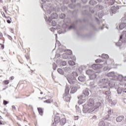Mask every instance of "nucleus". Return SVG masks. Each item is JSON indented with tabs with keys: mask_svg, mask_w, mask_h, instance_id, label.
<instances>
[{
	"mask_svg": "<svg viewBox=\"0 0 126 126\" xmlns=\"http://www.w3.org/2000/svg\"><path fill=\"white\" fill-rule=\"evenodd\" d=\"M124 118H125L124 116H120L116 118V122H117V123H121V122L124 120Z\"/></svg>",
	"mask_w": 126,
	"mask_h": 126,
	"instance_id": "obj_16",
	"label": "nucleus"
},
{
	"mask_svg": "<svg viewBox=\"0 0 126 126\" xmlns=\"http://www.w3.org/2000/svg\"><path fill=\"white\" fill-rule=\"evenodd\" d=\"M79 81H81V82H84L85 81V76H79L78 78Z\"/></svg>",
	"mask_w": 126,
	"mask_h": 126,
	"instance_id": "obj_21",
	"label": "nucleus"
},
{
	"mask_svg": "<svg viewBox=\"0 0 126 126\" xmlns=\"http://www.w3.org/2000/svg\"><path fill=\"white\" fill-rule=\"evenodd\" d=\"M52 126H57V124H56L55 122H53Z\"/></svg>",
	"mask_w": 126,
	"mask_h": 126,
	"instance_id": "obj_52",
	"label": "nucleus"
},
{
	"mask_svg": "<svg viewBox=\"0 0 126 126\" xmlns=\"http://www.w3.org/2000/svg\"><path fill=\"white\" fill-rule=\"evenodd\" d=\"M57 71L58 72H59V73H60V74H61L62 75L63 74V70L61 68H58L57 69Z\"/></svg>",
	"mask_w": 126,
	"mask_h": 126,
	"instance_id": "obj_29",
	"label": "nucleus"
},
{
	"mask_svg": "<svg viewBox=\"0 0 126 126\" xmlns=\"http://www.w3.org/2000/svg\"><path fill=\"white\" fill-rule=\"evenodd\" d=\"M2 49H4V45H1Z\"/></svg>",
	"mask_w": 126,
	"mask_h": 126,
	"instance_id": "obj_64",
	"label": "nucleus"
},
{
	"mask_svg": "<svg viewBox=\"0 0 126 126\" xmlns=\"http://www.w3.org/2000/svg\"><path fill=\"white\" fill-rule=\"evenodd\" d=\"M90 11H91V12H92V13H94V9L93 8H91L90 9Z\"/></svg>",
	"mask_w": 126,
	"mask_h": 126,
	"instance_id": "obj_42",
	"label": "nucleus"
},
{
	"mask_svg": "<svg viewBox=\"0 0 126 126\" xmlns=\"http://www.w3.org/2000/svg\"><path fill=\"white\" fill-rule=\"evenodd\" d=\"M101 58H102V59H109V55L103 54L101 55Z\"/></svg>",
	"mask_w": 126,
	"mask_h": 126,
	"instance_id": "obj_28",
	"label": "nucleus"
},
{
	"mask_svg": "<svg viewBox=\"0 0 126 126\" xmlns=\"http://www.w3.org/2000/svg\"><path fill=\"white\" fill-rule=\"evenodd\" d=\"M102 16H103V14H101L100 15V14L98 15V17H99V18H102Z\"/></svg>",
	"mask_w": 126,
	"mask_h": 126,
	"instance_id": "obj_54",
	"label": "nucleus"
},
{
	"mask_svg": "<svg viewBox=\"0 0 126 126\" xmlns=\"http://www.w3.org/2000/svg\"><path fill=\"white\" fill-rule=\"evenodd\" d=\"M67 54L64 53L62 57L64 59H68V56H70V55H71L72 54V51L70 50H67Z\"/></svg>",
	"mask_w": 126,
	"mask_h": 126,
	"instance_id": "obj_9",
	"label": "nucleus"
},
{
	"mask_svg": "<svg viewBox=\"0 0 126 126\" xmlns=\"http://www.w3.org/2000/svg\"><path fill=\"white\" fill-rule=\"evenodd\" d=\"M107 113L109 117H110V116H112L113 115H114V112H113V111H108Z\"/></svg>",
	"mask_w": 126,
	"mask_h": 126,
	"instance_id": "obj_31",
	"label": "nucleus"
},
{
	"mask_svg": "<svg viewBox=\"0 0 126 126\" xmlns=\"http://www.w3.org/2000/svg\"><path fill=\"white\" fill-rule=\"evenodd\" d=\"M118 94H122L124 92V90L121 88H119L117 90Z\"/></svg>",
	"mask_w": 126,
	"mask_h": 126,
	"instance_id": "obj_26",
	"label": "nucleus"
},
{
	"mask_svg": "<svg viewBox=\"0 0 126 126\" xmlns=\"http://www.w3.org/2000/svg\"><path fill=\"white\" fill-rule=\"evenodd\" d=\"M110 4H111V5H113V4H114V3H115V0H110Z\"/></svg>",
	"mask_w": 126,
	"mask_h": 126,
	"instance_id": "obj_37",
	"label": "nucleus"
},
{
	"mask_svg": "<svg viewBox=\"0 0 126 126\" xmlns=\"http://www.w3.org/2000/svg\"><path fill=\"white\" fill-rule=\"evenodd\" d=\"M61 65H62L63 66H64V65H66V62L65 61H62L61 63Z\"/></svg>",
	"mask_w": 126,
	"mask_h": 126,
	"instance_id": "obj_34",
	"label": "nucleus"
},
{
	"mask_svg": "<svg viewBox=\"0 0 126 126\" xmlns=\"http://www.w3.org/2000/svg\"><path fill=\"white\" fill-rule=\"evenodd\" d=\"M50 14H51V13L49 14L47 13L46 14L45 13L44 18L47 22H51L52 19H56L58 18V15L56 13H53L51 15V17H50Z\"/></svg>",
	"mask_w": 126,
	"mask_h": 126,
	"instance_id": "obj_6",
	"label": "nucleus"
},
{
	"mask_svg": "<svg viewBox=\"0 0 126 126\" xmlns=\"http://www.w3.org/2000/svg\"><path fill=\"white\" fill-rule=\"evenodd\" d=\"M78 76V74L76 72H73L69 76L68 78H66L67 80L70 84H75L76 82V77Z\"/></svg>",
	"mask_w": 126,
	"mask_h": 126,
	"instance_id": "obj_4",
	"label": "nucleus"
},
{
	"mask_svg": "<svg viewBox=\"0 0 126 126\" xmlns=\"http://www.w3.org/2000/svg\"><path fill=\"white\" fill-rule=\"evenodd\" d=\"M7 23H11V21H10V20H7Z\"/></svg>",
	"mask_w": 126,
	"mask_h": 126,
	"instance_id": "obj_58",
	"label": "nucleus"
},
{
	"mask_svg": "<svg viewBox=\"0 0 126 126\" xmlns=\"http://www.w3.org/2000/svg\"><path fill=\"white\" fill-rule=\"evenodd\" d=\"M90 84L91 86H92L93 87V86L94 85V82H91L90 83Z\"/></svg>",
	"mask_w": 126,
	"mask_h": 126,
	"instance_id": "obj_47",
	"label": "nucleus"
},
{
	"mask_svg": "<svg viewBox=\"0 0 126 126\" xmlns=\"http://www.w3.org/2000/svg\"><path fill=\"white\" fill-rule=\"evenodd\" d=\"M65 123H66V119H65V118H62L61 120H60V125L61 126H64Z\"/></svg>",
	"mask_w": 126,
	"mask_h": 126,
	"instance_id": "obj_18",
	"label": "nucleus"
},
{
	"mask_svg": "<svg viewBox=\"0 0 126 126\" xmlns=\"http://www.w3.org/2000/svg\"><path fill=\"white\" fill-rule=\"evenodd\" d=\"M42 2H43V3H42V5H43V4H44V6H45V5H46L47 0H42Z\"/></svg>",
	"mask_w": 126,
	"mask_h": 126,
	"instance_id": "obj_35",
	"label": "nucleus"
},
{
	"mask_svg": "<svg viewBox=\"0 0 126 126\" xmlns=\"http://www.w3.org/2000/svg\"><path fill=\"white\" fill-rule=\"evenodd\" d=\"M124 102L125 103V104H126V98L124 99Z\"/></svg>",
	"mask_w": 126,
	"mask_h": 126,
	"instance_id": "obj_61",
	"label": "nucleus"
},
{
	"mask_svg": "<svg viewBox=\"0 0 126 126\" xmlns=\"http://www.w3.org/2000/svg\"><path fill=\"white\" fill-rule=\"evenodd\" d=\"M77 120H78V116H75L74 117V120L75 121H77Z\"/></svg>",
	"mask_w": 126,
	"mask_h": 126,
	"instance_id": "obj_51",
	"label": "nucleus"
},
{
	"mask_svg": "<svg viewBox=\"0 0 126 126\" xmlns=\"http://www.w3.org/2000/svg\"><path fill=\"white\" fill-rule=\"evenodd\" d=\"M98 126H107V125H106V122H104V121H100L98 123Z\"/></svg>",
	"mask_w": 126,
	"mask_h": 126,
	"instance_id": "obj_24",
	"label": "nucleus"
},
{
	"mask_svg": "<svg viewBox=\"0 0 126 126\" xmlns=\"http://www.w3.org/2000/svg\"><path fill=\"white\" fill-rule=\"evenodd\" d=\"M68 63L70 65H75V63L74 62L70 60L68 61Z\"/></svg>",
	"mask_w": 126,
	"mask_h": 126,
	"instance_id": "obj_30",
	"label": "nucleus"
},
{
	"mask_svg": "<svg viewBox=\"0 0 126 126\" xmlns=\"http://www.w3.org/2000/svg\"><path fill=\"white\" fill-rule=\"evenodd\" d=\"M4 84L7 85L8 83H9V80H5L3 81Z\"/></svg>",
	"mask_w": 126,
	"mask_h": 126,
	"instance_id": "obj_40",
	"label": "nucleus"
},
{
	"mask_svg": "<svg viewBox=\"0 0 126 126\" xmlns=\"http://www.w3.org/2000/svg\"><path fill=\"white\" fill-rule=\"evenodd\" d=\"M90 92H91V91H90L89 89H86L85 90L83 91V93L86 96H89V94H90Z\"/></svg>",
	"mask_w": 126,
	"mask_h": 126,
	"instance_id": "obj_13",
	"label": "nucleus"
},
{
	"mask_svg": "<svg viewBox=\"0 0 126 126\" xmlns=\"http://www.w3.org/2000/svg\"><path fill=\"white\" fill-rule=\"evenodd\" d=\"M123 80H124L125 81H126V76L123 77Z\"/></svg>",
	"mask_w": 126,
	"mask_h": 126,
	"instance_id": "obj_60",
	"label": "nucleus"
},
{
	"mask_svg": "<svg viewBox=\"0 0 126 126\" xmlns=\"http://www.w3.org/2000/svg\"><path fill=\"white\" fill-rule=\"evenodd\" d=\"M103 91H105V94L107 95L106 98H109V96H111V92L109 91V88H108V90L106 89H102Z\"/></svg>",
	"mask_w": 126,
	"mask_h": 126,
	"instance_id": "obj_12",
	"label": "nucleus"
},
{
	"mask_svg": "<svg viewBox=\"0 0 126 126\" xmlns=\"http://www.w3.org/2000/svg\"><path fill=\"white\" fill-rule=\"evenodd\" d=\"M52 102H53V101L51 99H48V100L44 101V103H47V104H51Z\"/></svg>",
	"mask_w": 126,
	"mask_h": 126,
	"instance_id": "obj_32",
	"label": "nucleus"
},
{
	"mask_svg": "<svg viewBox=\"0 0 126 126\" xmlns=\"http://www.w3.org/2000/svg\"><path fill=\"white\" fill-rule=\"evenodd\" d=\"M62 9L63 11H64V10H67V8L66 7H63Z\"/></svg>",
	"mask_w": 126,
	"mask_h": 126,
	"instance_id": "obj_41",
	"label": "nucleus"
},
{
	"mask_svg": "<svg viewBox=\"0 0 126 126\" xmlns=\"http://www.w3.org/2000/svg\"><path fill=\"white\" fill-rule=\"evenodd\" d=\"M88 105L89 107H92L89 108V111H95V110H98L101 108V103L96 102L94 104V98H90Z\"/></svg>",
	"mask_w": 126,
	"mask_h": 126,
	"instance_id": "obj_2",
	"label": "nucleus"
},
{
	"mask_svg": "<svg viewBox=\"0 0 126 126\" xmlns=\"http://www.w3.org/2000/svg\"><path fill=\"white\" fill-rule=\"evenodd\" d=\"M78 89H80V85H77V86L76 87H73L70 90V93L71 94H74L76 91H77Z\"/></svg>",
	"mask_w": 126,
	"mask_h": 126,
	"instance_id": "obj_7",
	"label": "nucleus"
},
{
	"mask_svg": "<svg viewBox=\"0 0 126 126\" xmlns=\"http://www.w3.org/2000/svg\"><path fill=\"white\" fill-rule=\"evenodd\" d=\"M126 28V23H121L119 25V29L120 30H123L124 28Z\"/></svg>",
	"mask_w": 126,
	"mask_h": 126,
	"instance_id": "obj_15",
	"label": "nucleus"
},
{
	"mask_svg": "<svg viewBox=\"0 0 126 126\" xmlns=\"http://www.w3.org/2000/svg\"><path fill=\"white\" fill-rule=\"evenodd\" d=\"M71 60H72L73 61H76V58H75V56H73L71 58Z\"/></svg>",
	"mask_w": 126,
	"mask_h": 126,
	"instance_id": "obj_49",
	"label": "nucleus"
},
{
	"mask_svg": "<svg viewBox=\"0 0 126 126\" xmlns=\"http://www.w3.org/2000/svg\"><path fill=\"white\" fill-rule=\"evenodd\" d=\"M97 2H96V1L94 0H91L90 1V4L91 5H95V4H96Z\"/></svg>",
	"mask_w": 126,
	"mask_h": 126,
	"instance_id": "obj_27",
	"label": "nucleus"
},
{
	"mask_svg": "<svg viewBox=\"0 0 126 126\" xmlns=\"http://www.w3.org/2000/svg\"><path fill=\"white\" fill-rule=\"evenodd\" d=\"M116 104H117V102H116V101L113 100L111 102V105L112 106H115V105H116Z\"/></svg>",
	"mask_w": 126,
	"mask_h": 126,
	"instance_id": "obj_38",
	"label": "nucleus"
},
{
	"mask_svg": "<svg viewBox=\"0 0 126 126\" xmlns=\"http://www.w3.org/2000/svg\"><path fill=\"white\" fill-rule=\"evenodd\" d=\"M65 17V15L64 14H61L60 15V18L63 19Z\"/></svg>",
	"mask_w": 126,
	"mask_h": 126,
	"instance_id": "obj_33",
	"label": "nucleus"
},
{
	"mask_svg": "<svg viewBox=\"0 0 126 126\" xmlns=\"http://www.w3.org/2000/svg\"><path fill=\"white\" fill-rule=\"evenodd\" d=\"M97 1H99V2H102L103 0H97Z\"/></svg>",
	"mask_w": 126,
	"mask_h": 126,
	"instance_id": "obj_62",
	"label": "nucleus"
},
{
	"mask_svg": "<svg viewBox=\"0 0 126 126\" xmlns=\"http://www.w3.org/2000/svg\"><path fill=\"white\" fill-rule=\"evenodd\" d=\"M38 111H43V109L41 108H37Z\"/></svg>",
	"mask_w": 126,
	"mask_h": 126,
	"instance_id": "obj_55",
	"label": "nucleus"
},
{
	"mask_svg": "<svg viewBox=\"0 0 126 126\" xmlns=\"http://www.w3.org/2000/svg\"><path fill=\"white\" fill-rule=\"evenodd\" d=\"M3 104L4 105H7V104H8V101L6 100H3Z\"/></svg>",
	"mask_w": 126,
	"mask_h": 126,
	"instance_id": "obj_44",
	"label": "nucleus"
},
{
	"mask_svg": "<svg viewBox=\"0 0 126 126\" xmlns=\"http://www.w3.org/2000/svg\"><path fill=\"white\" fill-rule=\"evenodd\" d=\"M8 38L9 40H12V37H11L10 35H8Z\"/></svg>",
	"mask_w": 126,
	"mask_h": 126,
	"instance_id": "obj_53",
	"label": "nucleus"
},
{
	"mask_svg": "<svg viewBox=\"0 0 126 126\" xmlns=\"http://www.w3.org/2000/svg\"><path fill=\"white\" fill-rule=\"evenodd\" d=\"M69 88L70 87L68 86H66L65 89V95H67V94H69Z\"/></svg>",
	"mask_w": 126,
	"mask_h": 126,
	"instance_id": "obj_23",
	"label": "nucleus"
},
{
	"mask_svg": "<svg viewBox=\"0 0 126 126\" xmlns=\"http://www.w3.org/2000/svg\"><path fill=\"white\" fill-rule=\"evenodd\" d=\"M107 76H108V77H114L115 79L116 74H115V72H110L107 74Z\"/></svg>",
	"mask_w": 126,
	"mask_h": 126,
	"instance_id": "obj_17",
	"label": "nucleus"
},
{
	"mask_svg": "<svg viewBox=\"0 0 126 126\" xmlns=\"http://www.w3.org/2000/svg\"><path fill=\"white\" fill-rule=\"evenodd\" d=\"M110 87V88H112L115 86V81L113 80H109V82L108 83V87Z\"/></svg>",
	"mask_w": 126,
	"mask_h": 126,
	"instance_id": "obj_14",
	"label": "nucleus"
},
{
	"mask_svg": "<svg viewBox=\"0 0 126 126\" xmlns=\"http://www.w3.org/2000/svg\"><path fill=\"white\" fill-rule=\"evenodd\" d=\"M86 73L89 76L90 79H95V78L97 77V75L96 73H100V71L95 72L92 69H89L86 71Z\"/></svg>",
	"mask_w": 126,
	"mask_h": 126,
	"instance_id": "obj_5",
	"label": "nucleus"
},
{
	"mask_svg": "<svg viewBox=\"0 0 126 126\" xmlns=\"http://www.w3.org/2000/svg\"><path fill=\"white\" fill-rule=\"evenodd\" d=\"M10 79H11V80H13V79H14V76H11L10 78Z\"/></svg>",
	"mask_w": 126,
	"mask_h": 126,
	"instance_id": "obj_56",
	"label": "nucleus"
},
{
	"mask_svg": "<svg viewBox=\"0 0 126 126\" xmlns=\"http://www.w3.org/2000/svg\"><path fill=\"white\" fill-rule=\"evenodd\" d=\"M25 57H26L27 60H29V57H28V55H26L25 56Z\"/></svg>",
	"mask_w": 126,
	"mask_h": 126,
	"instance_id": "obj_57",
	"label": "nucleus"
},
{
	"mask_svg": "<svg viewBox=\"0 0 126 126\" xmlns=\"http://www.w3.org/2000/svg\"><path fill=\"white\" fill-rule=\"evenodd\" d=\"M122 39H123V35H121L120 37V40L119 41L116 43V45L118 47H121V46H122V42H121V40H122Z\"/></svg>",
	"mask_w": 126,
	"mask_h": 126,
	"instance_id": "obj_22",
	"label": "nucleus"
},
{
	"mask_svg": "<svg viewBox=\"0 0 126 126\" xmlns=\"http://www.w3.org/2000/svg\"><path fill=\"white\" fill-rule=\"evenodd\" d=\"M118 79L119 80V81H122V80H123L124 76H123V75H118L117 76L115 75L114 80H118Z\"/></svg>",
	"mask_w": 126,
	"mask_h": 126,
	"instance_id": "obj_10",
	"label": "nucleus"
},
{
	"mask_svg": "<svg viewBox=\"0 0 126 126\" xmlns=\"http://www.w3.org/2000/svg\"><path fill=\"white\" fill-rule=\"evenodd\" d=\"M61 121V118L59 116H55L54 119V122L55 124H59Z\"/></svg>",
	"mask_w": 126,
	"mask_h": 126,
	"instance_id": "obj_20",
	"label": "nucleus"
},
{
	"mask_svg": "<svg viewBox=\"0 0 126 126\" xmlns=\"http://www.w3.org/2000/svg\"><path fill=\"white\" fill-rule=\"evenodd\" d=\"M38 113L40 116H43V111H38Z\"/></svg>",
	"mask_w": 126,
	"mask_h": 126,
	"instance_id": "obj_43",
	"label": "nucleus"
},
{
	"mask_svg": "<svg viewBox=\"0 0 126 126\" xmlns=\"http://www.w3.org/2000/svg\"><path fill=\"white\" fill-rule=\"evenodd\" d=\"M110 80L108 79H103L99 81L98 86L102 89H107L109 90L108 85Z\"/></svg>",
	"mask_w": 126,
	"mask_h": 126,
	"instance_id": "obj_3",
	"label": "nucleus"
},
{
	"mask_svg": "<svg viewBox=\"0 0 126 126\" xmlns=\"http://www.w3.org/2000/svg\"><path fill=\"white\" fill-rule=\"evenodd\" d=\"M75 29V27L74 26V25L72 24L69 27V29Z\"/></svg>",
	"mask_w": 126,
	"mask_h": 126,
	"instance_id": "obj_36",
	"label": "nucleus"
},
{
	"mask_svg": "<svg viewBox=\"0 0 126 126\" xmlns=\"http://www.w3.org/2000/svg\"><path fill=\"white\" fill-rule=\"evenodd\" d=\"M56 64H55V63H53V69H54V70H56Z\"/></svg>",
	"mask_w": 126,
	"mask_h": 126,
	"instance_id": "obj_48",
	"label": "nucleus"
},
{
	"mask_svg": "<svg viewBox=\"0 0 126 126\" xmlns=\"http://www.w3.org/2000/svg\"><path fill=\"white\" fill-rule=\"evenodd\" d=\"M92 67L94 70H98V69H100V68H102V67H103V65L100 64H94L92 65Z\"/></svg>",
	"mask_w": 126,
	"mask_h": 126,
	"instance_id": "obj_8",
	"label": "nucleus"
},
{
	"mask_svg": "<svg viewBox=\"0 0 126 126\" xmlns=\"http://www.w3.org/2000/svg\"><path fill=\"white\" fill-rule=\"evenodd\" d=\"M64 70L65 72H70L71 69L69 67H65L64 68Z\"/></svg>",
	"mask_w": 126,
	"mask_h": 126,
	"instance_id": "obj_25",
	"label": "nucleus"
},
{
	"mask_svg": "<svg viewBox=\"0 0 126 126\" xmlns=\"http://www.w3.org/2000/svg\"><path fill=\"white\" fill-rule=\"evenodd\" d=\"M52 26H56V25H57V23L55 21H52Z\"/></svg>",
	"mask_w": 126,
	"mask_h": 126,
	"instance_id": "obj_39",
	"label": "nucleus"
},
{
	"mask_svg": "<svg viewBox=\"0 0 126 126\" xmlns=\"http://www.w3.org/2000/svg\"><path fill=\"white\" fill-rule=\"evenodd\" d=\"M52 0H46V5H45L44 6V4H45V3H43L41 6L46 14H47V13L50 14V13H52V11L55 10V8H54V6H53L51 3Z\"/></svg>",
	"mask_w": 126,
	"mask_h": 126,
	"instance_id": "obj_1",
	"label": "nucleus"
},
{
	"mask_svg": "<svg viewBox=\"0 0 126 126\" xmlns=\"http://www.w3.org/2000/svg\"><path fill=\"white\" fill-rule=\"evenodd\" d=\"M3 2V1H2V0H0V3H2Z\"/></svg>",
	"mask_w": 126,
	"mask_h": 126,
	"instance_id": "obj_63",
	"label": "nucleus"
},
{
	"mask_svg": "<svg viewBox=\"0 0 126 126\" xmlns=\"http://www.w3.org/2000/svg\"><path fill=\"white\" fill-rule=\"evenodd\" d=\"M50 30H51V31H52V32H54V31L55 30H56V28H51L50 29Z\"/></svg>",
	"mask_w": 126,
	"mask_h": 126,
	"instance_id": "obj_46",
	"label": "nucleus"
},
{
	"mask_svg": "<svg viewBox=\"0 0 126 126\" xmlns=\"http://www.w3.org/2000/svg\"><path fill=\"white\" fill-rule=\"evenodd\" d=\"M110 12L111 14L114 13L115 14V13L117 12V7L115 6L111 7L110 10Z\"/></svg>",
	"mask_w": 126,
	"mask_h": 126,
	"instance_id": "obj_11",
	"label": "nucleus"
},
{
	"mask_svg": "<svg viewBox=\"0 0 126 126\" xmlns=\"http://www.w3.org/2000/svg\"><path fill=\"white\" fill-rule=\"evenodd\" d=\"M66 94L63 95V99L66 102H69L70 101V97L65 95Z\"/></svg>",
	"mask_w": 126,
	"mask_h": 126,
	"instance_id": "obj_19",
	"label": "nucleus"
},
{
	"mask_svg": "<svg viewBox=\"0 0 126 126\" xmlns=\"http://www.w3.org/2000/svg\"><path fill=\"white\" fill-rule=\"evenodd\" d=\"M58 44V46H61V43H60V41L56 40V45Z\"/></svg>",
	"mask_w": 126,
	"mask_h": 126,
	"instance_id": "obj_50",
	"label": "nucleus"
},
{
	"mask_svg": "<svg viewBox=\"0 0 126 126\" xmlns=\"http://www.w3.org/2000/svg\"><path fill=\"white\" fill-rule=\"evenodd\" d=\"M12 108L13 110H16V108H15V106L14 105L12 106Z\"/></svg>",
	"mask_w": 126,
	"mask_h": 126,
	"instance_id": "obj_59",
	"label": "nucleus"
},
{
	"mask_svg": "<svg viewBox=\"0 0 126 126\" xmlns=\"http://www.w3.org/2000/svg\"><path fill=\"white\" fill-rule=\"evenodd\" d=\"M101 59H97L95 60V63H101Z\"/></svg>",
	"mask_w": 126,
	"mask_h": 126,
	"instance_id": "obj_45",
	"label": "nucleus"
}]
</instances>
